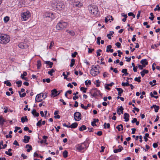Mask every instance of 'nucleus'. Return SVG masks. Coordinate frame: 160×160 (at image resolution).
<instances>
[{"instance_id": "f257e3e1", "label": "nucleus", "mask_w": 160, "mask_h": 160, "mask_svg": "<svg viewBox=\"0 0 160 160\" xmlns=\"http://www.w3.org/2000/svg\"><path fill=\"white\" fill-rule=\"evenodd\" d=\"M10 41V37L7 35L0 34V43L6 44Z\"/></svg>"}, {"instance_id": "f03ea898", "label": "nucleus", "mask_w": 160, "mask_h": 160, "mask_svg": "<svg viewBox=\"0 0 160 160\" xmlns=\"http://www.w3.org/2000/svg\"><path fill=\"white\" fill-rule=\"evenodd\" d=\"M100 66L97 65L96 66L93 65L92 66V68L90 70V73L93 76H96L99 73V68Z\"/></svg>"}, {"instance_id": "7ed1b4c3", "label": "nucleus", "mask_w": 160, "mask_h": 160, "mask_svg": "<svg viewBox=\"0 0 160 160\" xmlns=\"http://www.w3.org/2000/svg\"><path fill=\"white\" fill-rule=\"evenodd\" d=\"M67 25V23L66 22L60 21L56 26V28L57 30H60L66 28Z\"/></svg>"}, {"instance_id": "20e7f679", "label": "nucleus", "mask_w": 160, "mask_h": 160, "mask_svg": "<svg viewBox=\"0 0 160 160\" xmlns=\"http://www.w3.org/2000/svg\"><path fill=\"white\" fill-rule=\"evenodd\" d=\"M21 19L22 21H26L30 17V13L29 11L24 12L21 14Z\"/></svg>"}, {"instance_id": "39448f33", "label": "nucleus", "mask_w": 160, "mask_h": 160, "mask_svg": "<svg viewBox=\"0 0 160 160\" xmlns=\"http://www.w3.org/2000/svg\"><path fill=\"white\" fill-rule=\"evenodd\" d=\"M89 10L90 11L91 14L94 15H96L98 12V8L97 6H93L90 7Z\"/></svg>"}, {"instance_id": "423d86ee", "label": "nucleus", "mask_w": 160, "mask_h": 160, "mask_svg": "<svg viewBox=\"0 0 160 160\" xmlns=\"http://www.w3.org/2000/svg\"><path fill=\"white\" fill-rule=\"evenodd\" d=\"M87 143L84 142L77 145L76 147V148L79 151H81L84 149H86L87 148Z\"/></svg>"}, {"instance_id": "0eeeda50", "label": "nucleus", "mask_w": 160, "mask_h": 160, "mask_svg": "<svg viewBox=\"0 0 160 160\" xmlns=\"http://www.w3.org/2000/svg\"><path fill=\"white\" fill-rule=\"evenodd\" d=\"M44 18H48L49 21H51L54 18V15L52 13L50 12H46L44 15Z\"/></svg>"}, {"instance_id": "6e6552de", "label": "nucleus", "mask_w": 160, "mask_h": 160, "mask_svg": "<svg viewBox=\"0 0 160 160\" xmlns=\"http://www.w3.org/2000/svg\"><path fill=\"white\" fill-rule=\"evenodd\" d=\"M44 93L42 92L38 94L36 97L35 102H41L42 100V98H43L44 97Z\"/></svg>"}, {"instance_id": "1a4fd4ad", "label": "nucleus", "mask_w": 160, "mask_h": 160, "mask_svg": "<svg viewBox=\"0 0 160 160\" xmlns=\"http://www.w3.org/2000/svg\"><path fill=\"white\" fill-rule=\"evenodd\" d=\"M81 114L79 112H75L74 115V119L76 121H80L81 118Z\"/></svg>"}, {"instance_id": "9d476101", "label": "nucleus", "mask_w": 160, "mask_h": 160, "mask_svg": "<svg viewBox=\"0 0 160 160\" xmlns=\"http://www.w3.org/2000/svg\"><path fill=\"white\" fill-rule=\"evenodd\" d=\"M55 5L56 6V8L58 10H61L62 8H64V6L63 4H62V3L61 2H58V3L56 5Z\"/></svg>"}, {"instance_id": "9b49d317", "label": "nucleus", "mask_w": 160, "mask_h": 160, "mask_svg": "<svg viewBox=\"0 0 160 160\" xmlns=\"http://www.w3.org/2000/svg\"><path fill=\"white\" fill-rule=\"evenodd\" d=\"M92 92L93 93V94L92 95V96L93 97L98 96L100 94V91L96 89L92 90Z\"/></svg>"}, {"instance_id": "f8f14e48", "label": "nucleus", "mask_w": 160, "mask_h": 160, "mask_svg": "<svg viewBox=\"0 0 160 160\" xmlns=\"http://www.w3.org/2000/svg\"><path fill=\"white\" fill-rule=\"evenodd\" d=\"M73 6H75L76 7H80L82 6V4L79 1H77L74 2H73Z\"/></svg>"}, {"instance_id": "ddd939ff", "label": "nucleus", "mask_w": 160, "mask_h": 160, "mask_svg": "<svg viewBox=\"0 0 160 160\" xmlns=\"http://www.w3.org/2000/svg\"><path fill=\"white\" fill-rule=\"evenodd\" d=\"M28 45L23 42H21L18 45V47L21 48H25L28 47Z\"/></svg>"}, {"instance_id": "4468645a", "label": "nucleus", "mask_w": 160, "mask_h": 160, "mask_svg": "<svg viewBox=\"0 0 160 160\" xmlns=\"http://www.w3.org/2000/svg\"><path fill=\"white\" fill-rule=\"evenodd\" d=\"M30 138L29 136H25L24 137V139L23 140V142L26 143H28Z\"/></svg>"}, {"instance_id": "2eb2a0df", "label": "nucleus", "mask_w": 160, "mask_h": 160, "mask_svg": "<svg viewBox=\"0 0 160 160\" xmlns=\"http://www.w3.org/2000/svg\"><path fill=\"white\" fill-rule=\"evenodd\" d=\"M58 93V91H57L56 89H54L52 90V96H53L54 97L57 96L58 95L60 92L58 94H57Z\"/></svg>"}, {"instance_id": "dca6fc26", "label": "nucleus", "mask_w": 160, "mask_h": 160, "mask_svg": "<svg viewBox=\"0 0 160 160\" xmlns=\"http://www.w3.org/2000/svg\"><path fill=\"white\" fill-rule=\"evenodd\" d=\"M129 114L127 113H125L124 114V118L126 122H128L129 121Z\"/></svg>"}, {"instance_id": "f3484780", "label": "nucleus", "mask_w": 160, "mask_h": 160, "mask_svg": "<svg viewBox=\"0 0 160 160\" xmlns=\"http://www.w3.org/2000/svg\"><path fill=\"white\" fill-rule=\"evenodd\" d=\"M118 147V149L114 150V152L115 153H117L118 152H120L123 149V148L121 146H119Z\"/></svg>"}, {"instance_id": "a211bd4d", "label": "nucleus", "mask_w": 160, "mask_h": 160, "mask_svg": "<svg viewBox=\"0 0 160 160\" xmlns=\"http://www.w3.org/2000/svg\"><path fill=\"white\" fill-rule=\"evenodd\" d=\"M4 122H6V120L3 118L2 116H0V124L3 125Z\"/></svg>"}, {"instance_id": "6ab92c4d", "label": "nucleus", "mask_w": 160, "mask_h": 160, "mask_svg": "<svg viewBox=\"0 0 160 160\" xmlns=\"http://www.w3.org/2000/svg\"><path fill=\"white\" fill-rule=\"evenodd\" d=\"M149 71L148 70L143 69L142 71L140 73L142 77H143L145 74H147L148 73Z\"/></svg>"}, {"instance_id": "aec40b11", "label": "nucleus", "mask_w": 160, "mask_h": 160, "mask_svg": "<svg viewBox=\"0 0 160 160\" xmlns=\"http://www.w3.org/2000/svg\"><path fill=\"white\" fill-rule=\"evenodd\" d=\"M26 148H28L27 150V151L28 152H29L30 151L32 150V146L29 144H27L26 145Z\"/></svg>"}, {"instance_id": "412c9836", "label": "nucleus", "mask_w": 160, "mask_h": 160, "mask_svg": "<svg viewBox=\"0 0 160 160\" xmlns=\"http://www.w3.org/2000/svg\"><path fill=\"white\" fill-rule=\"evenodd\" d=\"M32 114L35 116L38 117L39 116V113L36 112L35 109H33L32 112Z\"/></svg>"}, {"instance_id": "4be33fe9", "label": "nucleus", "mask_w": 160, "mask_h": 160, "mask_svg": "<svg viewBox=\"0 0 160 160\" xmlns=\"http://www.w3.org/2000/svg\"><path fill=\"white\" fill-rule=\"evenodd\" d=\"M45 63L46 64H47L49 65L50 68H52V66L53 64L52 62H50V61H45Z\"/></svg>"}, {"instance_id": "5701e85b", "label": "nucleus", "mask_w": 160, "mask_h": 160, "mask_svg": "<svg viewBox=\"0 0 160 160\" xmlns=\"http://www.w3.org/2000/svg\"><path fill=\"white\" fill-rule=\"evenodd\" d=\"M99 121L98 119H94L93 121L92 122L91 124L93 126H96V125L95 124V123L96 122H98Z\"/></svg>"}, {"instance_id": "b1692460", "label": "nucleus", "mask_w": 160, "mask_h": 160, "mask_svg": "<svg viewBox=\"0 0 160 160\" xmlns=\"http://www.w3.org/2000/svg\"><path fill=\"white\" fill-rule=\"evenodd\" d=\"M21 122L22 123H24L25 122H27L28 121V119L27 116L25 117H22L21 118Z\"/></svg>"}, {"instance_id": "393cba45", "label": "nucleus", "mask_w": 160, "mask_h": 160, "mask_svg": "<svg viewBox=\"0 0 160 160\" xmlns=\"http://www.w3.org/2000/svg\"><path fill=\"white\" fill-rule=\"evenodd\" d=\"M114 33V32L113 31H110L109 32V33L107 35V36L108 37V38L109 39H111V37L110 36H112L113 37L112 35Z\"/></svg>"}, {"instance_id": "a878e982", "label": "nucleus", "mask_w": 160, "mask_h": 160, "mask_svg": "<svg viewBox=\"0 0 160 160\" xmlns=\"http://www.w3.org/2000/svg\"><path fill=\"white\" fill-rule=\"evenodd\" d=\"M129 78H127V82L126 83H125L124 82H122V86H129V83H128V80L129 79Z\"/></svg>"}, {"instance_id": "bb28decb", "label": "nucleus", "mask_w": 160, "mask_h": 160, "mask_svg": "<svg viewBox=\"0 0 160 160\" xmlns=\"http://www.w3.org/2000/svg\"><path fill=\"white\" fill-rule=\"evenodd\" d=\"M116 128L118 129L119 131L121 130H123V125L122 124H120L116 127Z\"/></svg>"}, {"instance_id": "cd10ccee", "label": "nucleus", "mask_w": 160, "mask_h": 160, "mask_svg": "<svg viewBox=\"0 0 160 160\" xmlns=\"http://www.w3.org/2000/svg\"><path fill=\"white\" fill-rule=\"evenodd\" d=\"M78 125V124L77 122H75L72 123L71 125V128H74L77 127Z\"/></svg>"}, {"instance_id": "c85d7f7f", "label": "nucleus", "mask_w": 160, "mask_h": 160, "mask_svg": "<svg viewBox=\"0 0 160 160\" xmlns=\"http://www.w3.org/2000/svg\"><path fill=\"white\" fill-rule=\"evenodd\" d=\"M140 63L142 64H145L146 65H148V62H147V60L146 59H144L143 60H142L140 61Z\"/></svg>"}, {"instance_id": "c756f323", "label": "nucleus", "mask_w": 160, "mask_h": 160, "mask_svg": "<svg viewBox=\"0 0 160 160\" xmlns=\"http://www.w3.org/2000/svg\"><path fill=\"white\" fill-rule=\"evenodd\" d=\"M12 149L11 148L9 149L8 150V151H6L5 152V153L10 156H11L12 155V153L11 152H11L12 151Z\"/></svg>"}, {"instance_id": "7c9ffc66", "label": "nucleus", "mask_w": 160, "mask_h": 160, "mask_svg": "<svg viewBox=\"0 0 160 160\" xmlns=\"http://www.w3.org/2000/svg\"><path fill=\"white\" fill-rule=\"evenodd\" d=\"M86 129V127L85 125H83L79 128L80 131H82Z\"/></svg>"}, {"instance_id": "2f4dec72", "label": "nucleus", "mask_w": 160, "mask_h": 160, "mask_svg": "<svg viewBox=\"0 0 160 160\" xmlns=\"http://www.w3.org/2000/svg\"><path fill=\"white\" fill-rule=\"evenodd\" d=\"M4 83L6 84L7 86L10 87L12 86V84L8 80H7L4 81Z\"/></svg>"}, {"instance_id": "473e14b6", "label": "nucleus", "mask_w": 160, "mask_h": 160, "mask_svg": "<svg viewBox=\"0 0 160 160\" xmlns=\"http://www.w3.org/2000/svg\"><path fill=\"white\" fill-rule=\"evenodd\" d=\"M66 31L72 36H73L75 35V33L72 31H69L68 30H67Z\"/></svg>"}, {"instance_id": "72a5a7b5", "label": "nucleus", "mask_w": 160, "mask_h": 160, "mask_svg": "<svg viewBox=\"0 0 160 160\" xmlns=\"http://www.w3.org/2000/svg\"><path fill=\"white\" fill-rule=\"evenodd\" d=\"M75 60L74 59H72L71 60V64L70 65V67H72L75 64Z\"/></svg>"}, {"instance_id": "f704fd0d", "label": "nucleus", "mask_w": 160, "mask_h": 160, "mask_svg": "<svg viewBox=\"0 0 160 160\" xmlns=\"http://www.w3.org/2000/svg\"><path fill=\"white\" fill-rule=\"evenodd\" d=\"M68 152L66 150L64 151L63 152V156L64 158L68 157Z\"/></svg>"}, {"instance_id": "c9c22d12", "label": "nucleus", "mask_w": 160, "mask_h": 160, "mask_svg": "<svg viewBox=\"0 0 160 160\" xmlns=\"http://www.w3.org/2000/svg\"><path fill=\"white\" fill-rule=\"evenodd\" d=\"M104 128H109L110 127V124L109 123L107 124L106 123H105L104 124Z\"/></svg>"}, {"instance_id": "e433bc0d", "label": "nucleus", "mask_w": 160, "mask_h": 160, "mask_svg": "<svg viewBox=\"0 0 160 160\" xmlns=\"http://www.w3.org/2000/svg\"><path fill=\"white\" fill-rule=\"evenodd\" d=\"M116 89L118 91V93H122L123 90L121 88H116Z\"/></svg>"}, {"instance_id": "4c0bfd02", "label": "nucleus", "mask_w": 160, "mask_h": 160, "mask_svg": "<svg viewBox=\"0 0 160 160\" xmlns=\"http://www.w3.org/2000/svg\"><path fill=\"white\" fill-rule=\"evenodd\" d=\"M50 79L49 78H48L46 79H42V81L44 82H46L48 83H49L50 82Z\"/></svg>"}, {"instance_id": "58836bf2", "label": "nucleus", "mask_w": 160, "mask_h": 160, "mask_svg": "<svg viewBox=\"0 0 160 160\" xmlns=\"http://www.w3.org/2000/svg\"><path fill=\"white\" fill-rule=\"evenodd\" d=\"M112 48V46L111 45H109L107 46V49L106 52H108L110 51Z\"/></svg>"}, {"instance_id": "ea45409f", "label": "nucleus", "mask_w": 160, "mask_h": 160, "mask_svg": "<svg viewBox=\"0 0 160 160\" xmlns=\"http://www.w3.org/2000/svg\"><path fill=\"white\" fill-rule=\"evenodd\" d=\"M41 65V61L40 60H38L37 61V68L39 69Z\"/></svg>"}, {"instance_id": "a19ab883", "label": "nucleus", "mask_w": 160, "mask_h": 160, "mask_svg": "<svg viewBox=\"0 0 160 160\" xmlns=\"http://www.w3.org/2000/svg\"><path fill=\"white\" fill-rule=\"evenodd\" d=\"M155 108V112H158V110L159 109V106H157L156 105H154Z\"/></svg>"}, {"instance_id": "79ce46f5", "label": "nucleus", "mask_w": 160, "mask_h": 160, "mask_svg": "<svg viewBox=\"0 0 160 160\" xmlns=\"http://www.w3.org/2000/svg\"><path fill=\"white\" fill-rule=\"evenodd\" d=\"M20 97L21 98H22L25 97L26 96V93H23L22 94H21V92L20 91H18Z\"/></svg>"}, {"instance_id": "37998d69", "label": "nucleus", "mask_w": 160, "mask_h": 160, "mask_svg": "<svg viewBox=\"0 0 160 160\" xmlns=\"http://www.w3.org/2000/svg\"><path fill=\"white\" fill-rule=\"evenodd\" d=\"M141 77H136L134 79V80L137 81L138 82H141Z\"/></svg>"}, {"instance_id": "c03bdc74", "label": "nucleus", "mask_w": 160, "mask_h": 160, "mask_svg": "<svg viewBox=\"0 0 160 160\" xmlns=\"http://www.w3.org/2000/svg\"><path fill=\"white\" fill-rule=\"evenodd\" d=\"M54 72L55 70H54L53 69H52L50 70V71L48 72V73L51 76H52V73Z\"/></svg>"}, {"instance_id": "a18cd8bd", "label": "nucleus", "mask_w": 160, "mask_h": 160, "mask_svg": "<svg viewBox=\"0 0 160 160\" xmlns=\"http://www.w3.org/2000/svg\"><path fill=\"white\" fill-rule=\"evenodd\" d=\"M87 89V88H85L83 87H82L80 88V90L82 91L84 93H86V92Z\"/></svg>"}, {"instance_id": "49530a36", "label": "nucleus", "mask_w": 160, "mask_h": 160, "mask_svg": "<svg viewBox=\"0 0 160 160\" xmlns=\"http://www.w3.org/2000/svg\"><path fill=\"white\" fill-rule=\"evenodd\" d=\"M101 39V38L100 37H98L97 38V43L98 45H100V40Z\"/></svg>"}, {"instance_id": "de8ad7c7", "label": "nucleus", "mask_w": 160, "mask_h": 160, "mask_svg": "<svg viewBox=\"0 0 160 160\" xmlns=\"http://www.w3.org/2000/svg\"><path fill=\"white\" fill-rule=\"evenodd\" d=\"M16 83H17V84L18 85V87H20L22 85V82L20 80L16 82Z\"/></svg>"}, {"instance_id": "09e8293b", "label": "nucleus", "mask_w": 160, "mask_h": 160, "mask_svg": "<svg viewBox=\"0 0 160 160\" xmlns=\"http://www.w3.org/2000/svg\"><path fill=\"white\" fill-rule=\"evenodd\" d=\"M42 120L41 119L37 123V126L40 127L41 126V122Z\"/></svg>"}, {"instance_id": "8fccbe9b", "label": "nucleus", "mask_w": 160, "mask_h": 160, "mask_svg": "<svg viewBox=\"0 0 160 160\" xmlns=\"http://www.w3.org/2000/svg\"><path fill=\"white\" fill-rule=\"evenodd\" d=\"M102 52V50L101 49H98L96 53H97V57L99 56L101 54L100 53V52Z\"/></svg>"}, {"instance_id": "3c124183", "label": "nucleus", "mask_w": 160, "mask_h": 160, "mask_svg": "<svg viewBox=\"0 0 160 160\" xmlns=\"http://www.w3.org/2000/svg\"><path fill=\"white\" fill-rule=\"evenodd\" d=\"M85 85H87L88 84L90 85L91 84V81L90 80H89L88 81L86 80L85 81Z\"/></svg>"}, {"instance_id": "603ef678", "label": "nucleus", "mask_w": 160, "mask_h": 160, "mask_svg": "<svg viewBox=\"0 0 160 160\" xmlns=\"http://www.w3.org/2000/svg\"><path fill=\"white\" fill-rule=\"evenodd\" d=\"M54 45V42L52 41L50 43V46L49 47V49H51L52 48V47Z\"/></svg>"}, {"instance_id": "864d4df0", "label": "nucleus", "mask_w": 160, "mask_h": 160, "mask_svg": "<svg viewBox=\"0 0 160 160\" xmlns=\"http://www.w3.org/2000/svg\"><path fill=\"white\" fill-rule=\"evenodd\" d=\"M15 128V129L14 130V132H17L18 130L20 129V128L19 127H16Z\"/></svg>"}, {"instance_id": "5fc2aeb1", "label": "nucleus", "mask_w": 160, "mask_h": 160, "mask_svg": "<svg viewBox=\"0 0 160 160\" xmlns=\"http://www.w3.org/2000/svg\"><path fill=\"white\" fill-rule=\"evenodd\" d=\"M4 20L5 22H7L9 20V18L8 17L6 16L4 18Z\"/></svg>"}, {"instance_id": "6e6d98bb", "label": "nucleus", "mask_w": 160, "mask_h": 160, "mask_svg": "<svg viewBox=\"0 0 160 160\" xmlns=\"http://www.w3.org/2000/svg\"><path fill=\"white\" fill-rule=\"evenodd\" d=\"M77 54H78V53L77 52H74L73 53H72V56L73 58H74V57H76V55H77Z\"/></svg>"}, {"instance_id": "4d7b16f0", "label": "nucleus", "mask_w": 160, "mask_h": 160, "mask_svg": "<svg viewBox=\"0 0 160 160\" xmlns=\"http://www.w3.org/2000/svg\"><path fill=\"white\" fill-rule=\"evenodd\" d=\"M121 45V43L119 42H117L115 44V45L117 46L118 48H120Z\"/></svg>"}, {"instance_id": "13d9d810", "label": "nucleus", "mask_w": 160, "mask_h": 160, "mask_svg": "<svg viewBox=\"0 0 160 160\" xmlns=\"http://www.w3.org/2000/svg\"><path fill=\"white\" fill-rule=\"evenodd\" d=\"M150 95L152 97H154V98H156V99H157L158 98V96H154L153 95V94H152V92H151L150 93Z\"/></svg>"}, {"instance_id": "bf43d9fd", "label": "nucleus", "mask_w": 160, "mask_h": 160, "mask_svg": "<svg viewBox=\"0 0 160 160\" xmlns=\"http://www.w3.org/2000/svg\"><path fill=\"white\" fill-rule=\"evenodd\" d=\"M27 75V72H24L23 73V74H21V77L22 78V77H23H23H24V76H26Z\"/></svg>"}, {"instance_id": "052dcab7", "label": "nucleus", "mask_w": 160, "mask_h": 160, "mask_svg": "<svg viewBox=\"0 0 160 160\" xmlns=\"http://www.w3.org/2000/svg\"><path fill=\"white\" fill-rule=\"evenodd\" d=\"M88 52L89 53H92V52L94 50V49H91L90 48H88Z\"/></svg>"}, {"instance_id": "680f3d73", "label": "nucleus", "mask_w": 160, "mask_h": 160, "mask_svg": "<svg viewBox=\"0 0 160 160\" xmlns=\"http://www.w3.org/2000/svg\"><path fill=\"white\" fill-rule=\"evenodd\" d=\"M156 65L155 63H153L152 66V69L153 71H154L155 69V68L154 67V66H155Z\"/></svg>"}, {"instance_id": "e2e57ef3", "label": "nucleus", "mask_w": 160, "mask_h": 160, "mask_svg": "<svg viewBox=\"0 0 160 160\" xmlns=\"http://www.w3.org/2000/svg\"><path fill=\"white\" fill-rule=\"evenodd\" d=\"M43 139H44V142L45 143L46 142L47 140H46V139L47 138H48V137L47 136H43Z\"/></svg>"}, {"instance_id": "0e129e2a", "label": "nucleus", "mask_w": 160, "mask_h": 160, "mask_svg": "<svg viewBox=\"0 0 160 160\" xmlns=\"http://www.w3.org/2000/svg\"><path fill=\"white\" fill-rule=\"evenodd\" d=\"M13 144L14 145H16V146H19V144H18V142L16 140H15L14 141V142H13Z\"/></svg>"}, {"instance_id": "69168bd1", "label": "nucleus", "mask_w": 160, "mask_h": 160, "mask_svg": "<svg viewBox=\"0 0 160 160\" xmlns=\"http://www.w3.org/2000/svg\"><path fill=\"white\" fill-rule=\"evenodd\" d=\"M109 86L108 85V84H105V88L106 89L109 90H110V88L108 87Z\"/></svg>"}, {"instance_id": "338daca9", "label": "nucleus", "mask_w": 160, "mask_h": 160, "mask_svg": "<svg viewBox=\"0 0 160 160\" xmlns=\"http://www.w3.org/2000/svg\"><path fill=\"white\" fill-rule=\"evenodd\" d=\"M97 134L99 136H100L102 134V131H98L97 132Z\"/></svg>"}, {"instance_id": "774afa93", "label": "nucleus", "mask_w": 160, "mask_h": 160, "mask_svg": "<svg viewBox=\"0 0 160 160\" xmlns=\"http://www.w3.org/2000/svg\"><path fill=\"white\" fill-rule=\"evenodd\" d=\"M137 119L136 118H134L133 119L132 121V122L133 123L136 122L137 121Z\"/></svg>"}]
</instances>
